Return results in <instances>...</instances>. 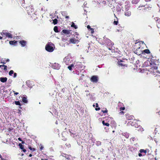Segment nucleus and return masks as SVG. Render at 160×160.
<instances>
[{
	"instance_id": "nucleus-1",
	"label": "nucleus",
	"mask_w": 160,
	"mask_h": 160,
	"mask_svg": "<svg viewBox=\"0 0 160 160\" xmlns=\"http://www.w3.org/2000/svg\"><path fill=\"white\" fill-rule=\"evenodd\" d=\"M45 49L47 51L49 52H52L54 50L53 47L48 45H46Z\"/></svg>"
},
{
	"instance_id": "nucleus-2",
	"label": "nucleus",
	"mask_w": 160,
	"mask_h": 160,
	"mask_svg": "<svg viewBox=\"0 0 160 160\" xmlns=\"http://www.w3.org/2000/svg\"><path fill=\"white\" fill-rule=\"evenodd\" d=\"M70 42L73 44L78 43L79 42V40L75 38H71L70 40Z\"/></svg>"
},
{
	"instance_id": "nucleus-3",
	"label": "nucleus",
	"mask_w": 160,
	"mask_h": 160,
	"mask_svg": "<svg viewBox=\"0 0 160 160\" xmlns=\"http://www.w3.org/2000/svg\"><path fill=\"white\" fill-rule=\"evenodd\" d=\"M70 59L68 57H65L63 59V62L66 64H68L69 63Z\"/></svg>"
},
{
	"instance_id": "nucleus-4",
	"label": "nucleus",
	"mask_w": 160,
	"mask_h": 160,
	"mask_svg": "<svg viewBox=\"0 0 160 160\" xmlns=\"http://www.w3.org/2000/svg\"><path fill=\"white\" fill-rule=\"evenodd\" d=\"M91 80L93 82H97L98 81L97 77L96 76H93L91 78Z\"/></svg>"
},
{
	"instance_id": "nucleus-5",
	"label": "nucleus",
	"mask_w": 160,
	"mask_h": 160,
	"mask_svg": "<svg viewBox=\"0 0 160 160\" xmlns=\"http://www.w3.org/2000/svg\"><path fill=\"white\" fill-rule=\"evenodd\" d=\"M19 43L21 44L22 47H24L25 46L26 41H21L19 42Z\"/></svg>"
},
{
	"instance_id": "nucleus-6",
	"label": "nucleus",
	"mask_w": 160,
	"mask_h": 160,
	"mask_svg": "<svg viewBox=\"0 0 160 160\" xmlns=\"http://www.w3.org/2000/svg\"><path fill=\"white\" fill-rule=\"evenodd\" d=\"M0 80L1 82H4L7 81V78H0Z\"/></svg>"
},
{
	"instance_id": "nucleus-7",
	"label": "nucleus",
	"mask_w": 160,
	"mask_h": 160,
	"mask_svg": "<svg viewBox=\"0 0 160 160\" xmlns=\"http://www.w3.org/2000/svg\"><path fill=\"white\" fill-rule=\"evenodd\" d=\"M131 14L130 12L129 11H126L125 12V15L127 16L128 17V16H130L131 15Z\"/></svg>"
},
{
	"instance_id": "nucleus-8",
	"label": "nucleus",
	"mask_w": 160,
	"mask_h": 160,
	"mask_svg": "<svg viewBox=\"0 0 160 160\" xmlns=\"http://www.w3.org/2000/svg\"><path fill=\"white\" fill-rule=\"evenodd\" d=\"M22 101L23 102L25 103L27 102V98L26 97L23 96V97H22Z\"/></svg>"
},
{
	"instance_id": "nucleus-9",
	"label": "nucleus",
	"mask_w": 160,
	"mask_h": 160,
	"mask_svg": "<svg viewBox=\"0 0 160 160\" xmlns=\"http://www.w3.org/2000/svg\"><path fill=\"white\" fill-rule=\"evenodd\" d=\"M3 34L5 35L6 36L8 37L9 38H12L11 35L9 33H3Z\"/></svg>"
},
{
	"instance_id": "nucleus-10",
	"label": "nucleus",
	"mask_w": 160,
	"mask_h": 160,
	"mask_svg": "<svg viewBox=\"0 0 160 160\" xmlns=\"http://www.w3.org/2000/svg\"><path fill=\"white\" fill-rule=\"evenodd\" d=\"M62 32L63 33H67V34H69L70 33V31H69L65 29L63 30Z\"/></svg>"
},
{
	"instance_id": "nucleus-11",
	"label": "nucleus",
	"mask_w": 160,
	"mask_h": 160,
	"mask_svg": "<svg viewBox=\"0 0 160 160\" xmlns=\"http://www.w3.org/2000/svg\"><path fill=\"white\" fill-rule=\"evenodd\" d=\"M74 67V65L72 64L70 66L68 67V68L70 70H71L72 68Z\"/></svg>"
},
{
	"instance_id": "nucleus-12",
	"label": "nucleus",
	"mask_w": 160,
	"mask_h": 160,
	"mask_svg": "<svg viewBox=\"0 0 160 160\" xmlns=\"http://www.w3.org/2000/svg\"><path fill=\"white\" fill-rule=\"evenodd\" d=\"M102 123L103 125H106L107 126H109V124L108 123H105L104 121H102Z\"/></svg>"
},
{
	"instance_id": "nucleus-13",
	"label": "nucleus",
	"mask_w": 160,
	"mask_h": 160,
	"mask_svg": "<svg viewBox=\"0 0 160 160\" xmlns=\"http://www.w3.org/2000/svg\"><path fill=\"white\" fill-rule=\"evenodd\" d=\"M53 30H54V31L55 32H58V28L57 26H55L54 28V29H53Z\"/></svg>"
},
{
	"instance_id": "nucleus-14",
	"label": "nucleus",
	"mask_w": 160,
	"mask_h": 160,
	"mask_svg": "<svg viewBox=\"0 0 160 160\" xmlns=\"http://www.w3.org/2000/svg\"><path fill=\"white\" fill-rule=\"evenodd\" d=\"M144 52L147 53H150V52L148 49H146L144 50Z\"/></svg>"
},
{
	"instance_id": "nucleus-15",
	"label": "nucleus",
	"mask_w": 160,
	"mask_h": 160,
	"mask_svg": "<svg viewBox=\"0 0 160 160\" xmlns=\"http://www.w3.org/2000/svg\"><path fill=\"white\" fill-rule=\"evenodd\" d=\"M58 20L57 19H55L53 20V23L54 24H56L57 23Z\"/></svg>"
},
{
	"instance_id": "nucleus-16",
	"label": "nucleus",
	"mask_w": 160,
	"mask_h": 160,
	"mask_svg": "<svg viewBox=\"0 0 160 160\" xmlns=\"http://www.w3.org/2000/svg\"><path fill=\"white\" fill-rule=\"evenodd\" d=\"M71 27L74 28L75 29H76L77 28V26L75 25V24L74 23H72V24L71 25Z\"/></svg>"
},
{
	"instance_id": "nucleus-17",
	"label": "nucleus",
	"mask_w": 160,
	"mask_h": 160,
	"mask_svg": "<svg viewBox=\"0 0 160 160\" xmlns=\"http://www.w3.org/2000/svg\"><path fill=\"white\" fill-rule=\"evenodd\" d=\"M18 145L20 147V148L21 149H23V146L22 145V144L19 143V144H18Z\"/></svg>"
},
{
	"instance_id": "nucleus-18",
	"label": "nucleus",
	"mask_w": 160,
	"mask_h": 160,
	"mask_svg": "<svg viewBox=\"0 0 160 160\" xmlns=\"http://www.w3.org/2000/svg\"><path fill=\"white\" fill-rule=\"evenodd\" d=\"M13 73V70H11L10 71L9 74L10 75H12V74Z\"/></svg>"
},
{
	"instance_id": "nucleus-19",
	"label": "nucleus",
	"mask_w": 160,
	"mask_h": 160,
	"mask_svg": "<svg viewBox=\"0 0 160 160\" xmlns=\"http://www.w3.org/2000/svg\"><path fill=\"white\" fill-rule=\"evenodd\" d=\"M118 64L121 66H124V64L123 63V62H119L118 63Z\"/></svg>"
},
{
	"instance_id": "nucleus-20",
	"label": "nucleus",
	"mask_w": 160,
	"mask_h": 160,
	"mask_svg": "<svg viewBox=\"0 0 160 160\" xmlns=\"http://www.w3.org/2000/svg\"><path fill=\"white\" fill-rule=\"evenodd\" d=\"M15 103L16 105H20V103L19 101L15 102Z\"/></svg>"
},
{
	"instance_id": "nucleus-21",
	"label": "nucleus",
	"mask_w": 160,
	"mask_h": 160,
	"mask_svg": "<svg viewBox=\"0 0 160 160\" xmlns=\"http://www.w3.org/2000/svg\"><path fill=\"white\" fill-rule=\"evenodd\" d=\"M140 152H144L145 153L146 152V151L144 150L143 149H141L140 150Z\"/></svg>"
},
{
	"instance_id": "nucleus-22",
	"label": "nucleus",
	"mask_w": 160,
	"mask_h": 160,
	"mask_svg": "<svg viewBox=\"0 0 160 160\" xmlns=\"http://www.w3.org/2000/svg\"><path fill=\"white\" fill-rule=\"evenodd\" d=\"M90 30L91 31L92 34L94 32V29L92 28H90Z\"/></svg>"
},
{
	"instance_id": "nucleus-23",
	"label": "nucleus",
	"mask_w": 160,
	"mask_h": 160,
	"mask_svg": "<svg viewBox=\"0 0 160 160\" xmlns=\"http://www.w3.org/2000/svg\"><path fill=\"white\" fill-rule=\"evenodd\" d=\"M118 22L117 21H115L113 22V24L115 25H117L118 24Z\"/></svg>"
},
{
	"instance_id": "nucleus-24",
	"label": "nucleus",
	"mask_w": 160,
	"mask_h": 160,
	"mask_svg": "<svg viewBox=\"0 0 160 160\" xmlns=\"http://www.w3.org/2000/svg\"><path fill=\"white\" fill-rule=\"evenodd\" d=\"M97 144L98 145H100L101 144V142L99 141H98L97 142Z\"/></svg>"
},
{
	"instance_id": "nucleus-25",
	"label": "nucleus",
	"mask_w": 160,
	"mask_h": 160,
	"mask_svg": "<svg viewBox=\"0 0 160 160\" xmlns=\"http://www.w3.org/2000/svg\"><path fill=\"white\" fill-rule=\"evenodd\" d=\"M29 149L30 150H33V151H34V148H32L31 147H29Z\"/></svg>"
},
{
	"instance_id": "nucleus-26",
	"label": "nucleus",
	"mask_w": 160,
	"mask_h": 160,
	"mask_svg": "<svg viewBox=\"0 0 160 160\" xmlns=\"http://www.w3.org/2000/svg\"><path fill=\"white\" fill-rule=\"evenodd\" d=\"M13 43H14L13 41H10L9 42V43L10 44H13Z\"/></svg>"
},
{
	"instance_id": "nucleus-27",
	"label": "nucleus",
	"mask_w": 160,
	"mask_h": 160,
	"mask_svg": "<svg viewBox=\"0 0 160 160\" xmlns=\"http://www.w3.org/2000/svg\"><path fill=\"white\" fill-rule=\"evenodd\" d=\"M40 146H40V149L41 150H42L43 149V147L42 145H40Z\"/></svg>"
},
{
	"instance_id": "nucleus-28",
	"label": "nucleus",
	"mask_w": 160,
	"mask_h": 160,
	"mask_svg": "<svg viewBox=\"0 0 160 160\" xmlns=\"http://www.w3.org/2000/svg\"><path fill=\"white\" fill-rule=\"evenodd\" d=\"M4 69L5 70H6L7 69V67L6 66L4 65Z\"/></svg>"
},
{
	"instance_id": "nucleus-29",
	"label": "nucleus",
	"mask_w": 160,
	"mask_h": 160,
	"mask_svg": "<svg viewBox=\"0 0 160 160\" xmlns=\"http://www.w3.org/2000/svg\"><path fill=\"white\" fill-rule=\"evenodd\" d=\"M100 110V108H95V110H96V111H98V110Z\"/></svg>"
},
{
	"instance_id": "nucleus-30",
	"label": "nucleus",
	"mask_w": 160,
	"mask_h": 160,
	"mask_svg": "<svg viewBox=\"0 0 160 160\" xmlns=\"http://www.w3.org/2000/svg\"><path fill=\"white\" fill-rule=\"evenodd\" d=\"M102 111L103 112V113H106L107 112L106 110L105 111Z\"/></svg>"
},
{
	"instance_id": "nucleus-31",
	"label": "nucleus",
	"mask_w": 160,
	"mask_h": 160,
	"mask_svg": "<svg viewBox=\"0 0 160 160\" xmlns=\"http://www.w3.org/2000/svg\"><path fill=\"white\" fill-rule=\"evenodd\" d=\"M87 28H88V29H90V28H90V26L89 25L87 26Z\"/></svg>"
},
{
	"instance_id": "nucleus-32",
	"label": "nucleus",
	"mask_w": 160,
	"mask_h": 160,
	"mask_svg": "<svg viewBox=\"0 0 160 160\" xmlns=\"http://www.w3.org/2000/svg\"><path fill=\"white\" fill-rule=\"evenodd\" d=\"M120 109L122 110H123L125 109V108L124 107H123V108H120Z\"/></svg>"
},
{
	"instance_id": "nucleus-33",
	"label": "nucleus",
	"mask_w": 160,
	"mask_h": 160,
	"mask_svg": "<svg viewBox=\"0 0 160 160\" xmlns=\"http://www.w3.org/2000/svg\"><path fill=\"white\" fill-rule=\"evenodd\" d=\"M13 92L14 93V94L15 95H17L18 94V92H15V91H13Z\"/></svg>"
},
{
	"instance_id": "nucleus-34",
	"label": "nucleus",
	"mask_w": 160,
	"mask_h": 160,
	"mask_svg": "<svg viewBox=\"0 0 160 160\" xmlns=\"http://www.w3.org/2000/svg\"><path fill=\"white\" fill-rule=\"evenodd\" d=\"M17 74L16 73H15L14 74V77H15L16 76Z\"/></svg>"
},
{
	"instance_id": "nucleus-35",
	"label": "nucleus",
	"mask_w": 160,
	"mask_h": 160,
	"mask_svg": "<svg viewBox=\"0 0 160 160\" xmlns=\"http://www.w3.org/2000/svg\"><path fill=\"white\" fill-rule=\"evenodd\" d=\"M4 65H0V68H1L2 67H4Z\"/></svg>"
},
{
	"instance_id": "nucleus-36",
	"label": "nucleus",
	"mask_w": 160,
	"mask_h": 160,
	"mask_svg": "<svg viewBox=\"0 0 160 160\" xmlns=\"http://www.w3.org/2000/svg\"><path fill=\"white\" fill-rule=\"evenodd\" d=\"M138 156H139V157H141V156H142V154L141 153H139V154H138Z\"/></svg>"
},
{
	"instance_id": "nucleus-37",
	"label": "nucleus",
	"mask_w": 160,
	"mask_h": 160,
	"mask_svg": "<svg viewBox=\"0 0 160 160\" xmlns=\"http://www.w3.org/2000/svg\"><path fill=\"white\" fill-rule=\"evenodd\" d=\"M18 140H19L20 141H22V140H21V138H18Z\"/></svg>"
},
{
	"instance_id": "nucleus-38",
	"label": "nucleus",
	"mask_w": 160,
	"mask_h": 160,
	"mask_svg": "<svg viewBox=\"0 0 160 160\" xmlns=\"http://www.w3.org/2000/svg\"><path fill=\"white\" fill-rule=\"evenodd\" d=\"M22 150H23V151L24 152H25L26 151V149H22Z\"/></svg>"
},
{
	"instance_id": "nucleus-39",
	"label": "nucleus",
	"mask_w": 160,
	"mask_h": 160,
	"mask_svg": "<svg viewBox=\"0 0 160 160\" xmlns=\"http://www.w3.org/2000/svg\"><path fill=\"white\" fill-rule=\"evenodd\" d=\"M0 158H1V159L2 160H5L4 159H3V158H2V157H1V156L0 155Z\"/></svg>"
},
{
	"instance_id": "nucleus-40",
	"label": "nucleus",
	"mask_w": 160,
	"mask_h": 160,
	"mask_svg": "<svg viewBox=\"0 0 160 160\" xmlns=\"http://www.w3.org/2000/svg\"><path fill=\"white\" fill-rule=\"evenodd\" d=\"M98 107V103H96V107Z\"/></svg>"
},
{
	"instance_id": "nucleus-41",
	"label": "nucleus",
	"mask_w": 160,
	"mask_h": 160,
	"mask_svg": "<svg viewBox=\"0 0 160 160\" xmlns=\"http://www.w3.org/2000/svg\"><path fill=\"white\" fill-rule=\"evenodd\" d=\"M7 62H9V60L8 59H7L6 60Z\"/></svg>"
},
{
	"instance_id": "nucleus-42",
	"label": "nucleus",
	"mask_w": 160,
	"mask_h": 160,
	"mask_svg": "<svg viewBox=\"0 0 160 160\" xmlns=\"http://www.w3.org/2000/svg\"><path fill=\"white\" fill-rule=\"evenodd\" d=\"M69 18V16H66V18Z\"/></svg>"
},
{
	"instance_id": "nucleus-43",
	"label": "nucleus",
	"mask_w": 160,
	"mask_h": 160,
	"mask_svg": "<svg viewBox=\"0 0 160 160\" xmlns=\"http://www.w3.org/2000/svg\"><path fill=\"white\" fill-rule=\"evenodd\" d=\"M22 143H24V142L22 141Z\"/></svg>"
},
{
	"instance_id": "nucleus-44",
	"label": "nucleus",
	"mask_w": 160,
	"mask_h": 160,
	"mask_svg": "<svg viewBox=\"0 0 160 160\" xmlns=\"http://www.w3.org/2000/svg\"><path fill=\"white\" fill-rule=\"evenodd\" d=\"M32 156V155L31 154H30L29 155V156L31 157Z\"/></svg>"
},
{
	"instance_id": "nucleus-45",
	"label": "nucleus",
	"mask_w": 160,
	"mask_h": 160,
	"mask_svg": "<svg viewBox=\"0 0 160 160\" xmlns=\"http://www.w3.org/2000/svg\"><path fill=\"white\" fill-rule=\"evenodd\" d=\"M2 38L0 36V39H2Z\"/></svg>"
},
{
	"instance_id": "nucleus-46",
	"label": "nucleus",
	"mask_w": 160,
	"mask_h": 160,
	"mask_svg": "<svg viewBox=\"0 0 160 160\" xmlns=\"http://www.w3.org/2000/svg\"><path fill=\"white\" fill-rule=\"evenodd\" d=\"M93 106L94 107L95 106V105L93 104Z\"/></svg>"
},
{
	"instance_id": "nucleus-47",
	"label": "nucleus",
	"mask_w": 160,
	"mask_h": 160,
	"mask_svg": "<svg viewBox=\"0 0 160 160\" xmlns=\"http://www.w3.org/2000/svg\"><path fill=\"white\" fill-rule=\"evenodd\" d=\"M41 160H47V159H45V160H44V159H42Z\"/></svg>"
},
{
	"instance_id": "nucleus-48",
	"label": "nucleus",
	"mask_w": 160,
	"mask_h": 160,
	"mask_svg": "<svg viewBox=\"0 0 160 160\" xmlns=\"http://www.w3.org/2000/svg\"><path fill=\"white\" fill-rule=\"evenodd\" d=\"M112 132H114V131H113Z\"/></svg>"
},
{
	"instance_id": "nucleus-49",
	"label": "nucleus",
	"mask_w": 160,
	"mask_h": 160,
	"mask_svg": "<svg viewBox=\"0 0 160 160\" xmlns=\"http://www.w3.org/2000/svg\"><path fill=\"white\" fill-rule=\"evenodd\" d=\"M146 0V1H147V0Z\"/></svg>"
}]
</instances>
